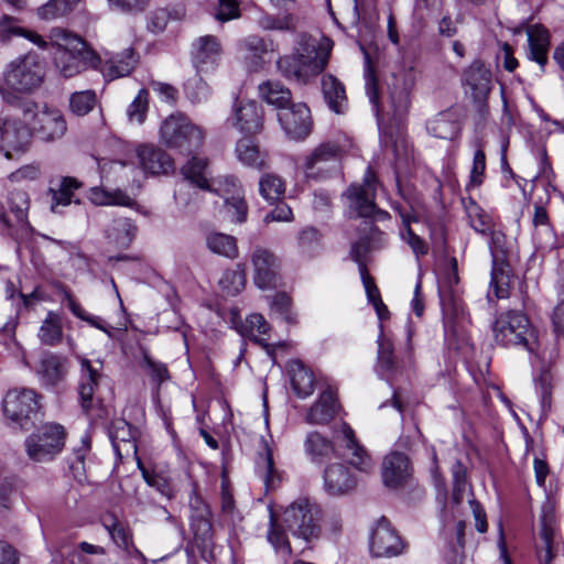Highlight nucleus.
<instances>
[{
  "instance_id": "obj_45",
  "label": "nucleus",
  "mask_w": 564,
  "mask_h": 564,
  "mask_svg": "<svg viewBox=\"0 0 564 564\" xmlns=\"http://www.w3.org/2000/svg\"><path fill=\"white\" fill-rule=\"evenodd\" d=\"M62 317L56 312H48L39 329V338L42 344L55 346L62 341Z\"/></svg>"
},
{
  "instance_id": "obj_41",
  "label": "nucleus",
  "mask_w": 564,
  "mask_h": 564,
  "mask_svg": "<svg viewBox=\"0 0 564 564\" xmlns=\"http://www.w3.org/2000/svg\"><path fill=\"white\" fill-rule=\"evenodd\" d=\"M270 329V324L265 321V318L261 314L253 313L246 318V323L241 328V334L249 337L251 340H254L257 344L263 347L268 354H271V346L265 341V339L259 337L268 335Z\"/></svg>"
},
{
  "instance_id": "obj_4",
  "label": "nucleus",
  "mask_w": 564,
  "mask_h": 564,
  "mask_svg": "<svg viewBox=\"0 0 564 564\" xmlns=\"http://www.w3.org/2000/svg\"><path fill=\"white\" fill-rule=\"evenodd\" d=\"M45 77V65L39 55L29 53L12 61L3 73L4 87L0 88L4 100L15 101L13 93L30 94L40 88Z\"/></svg>"
},
{
  "instance_id": "obj_20",
  "label": "nucleus",
  "mask_w": 564,
  "mask_h": 564,
  "mask_svg": "<svg viewBox=\"0 0 564 564\" xmlns=\"http://www.w3.org/2000/svg\"><path fill=\"white\" fill-rule=\"evenodd\" d=\"M191 530L196 542L207 546L213 538L212 512L208 505L195 492L189 497Z\"/></svg>"
},
{
  "instance_id": "obj_37",
  "label": "nucleus",
  "mask_w": 564,
  "mask_h": 564,
  "mask_svg": "<svg viewBox=\"0 0 564 564\" xmlns=\"http://www.w3.org/2000/svg\"><path fill=\"white\" fill-rule=\"evenodd\" d=\"M322 90L328 107L336 113L344 112L347 97L343 83L333 75H326L322 79Z\"/></svg>"
},
{
  "instance_id": "obj_49",
  "label": "nucleus",
  "mask_w": 564,
  "mask_h": 564,
  "mask_svg": "<svg viewBox=\"0 0 564 564\" xmlns=\"http://www.w3.org/2000/svg\"><path fill=\"white\" fill-rule=\"evenodd\" d=\"M208 160L206 158L193 156L188 162L183 165L182 173L186 180H189L197 187L205 189L208 186V178L206 177V169Z\"/></svg>"
},
{
  "instance_id": "obj_35",
  "label": "nucleus",
  "mask_w": 564,
  "mask_h": 564,
  "mask_svg": "<svg viewBox=\"0 0 564 564\" xmlns=\"http://www.w3.org/2000/svg\"><path fill=\"white\" fill-rule=\"evenodd\" d=\"M289 373L292 388L300 398H306L313 393L315 386L314 375L301 360L290 361Z\"/></svg>"
},
{
  "instance_id": "obj_51",
  "label": "nucleus",
  "mask_w": 564,
  "mask_h": 564,
  "mask_svg": "<svg viewBox=\"0 0 564 564\" xmlns=\"http://www.w3.org/2000/svg\"><path fill=\"white\" fill-rule=\"evenodd\" d=\"M240 50L247 53L248 57L262 59L263 55L273 52V42L259 35H248L239 41Z\"/></svg>"
},
{
  "instance_id": "obj_56",
  "label": "nucleus",
  "mask_w": 564,
  "mask_h": 564,
  "mask_svg": "<svg viewBox=\"0 0 564 564\" xmlns=\"http://www.w3.org/2000/svg\"><path fill=\"white\" fill-rule=\"evenodd\" d=\"M149 108V93L147 89H140L132 102L127 109V116L130 122L143 123Z\"/></svg>"
},
{
  "instance_id": "obj_34",
  "label": "nucleus",
  "mask_w": 564,
  "mask_h": 564,
  "mask_svg": "<svg viewBox=\"0 0 564 564\" xmlns=\"http://www.w3.org/2000/svg\"><path fill=\"white\" fill-rule=\"evenodd\" d=\"M138 232L137 225L129 218L120 217L111 221L106 229L109 243L119 248H128Z\"/></svg>"
},
{
  "instance_id": "obj_1",
  "label": "nucleus",
  "mask_w": 564,
  "mask_h": 564,
  "mask_svg": "<svg viewBox=\"0 0 564 564\" xmlns=\"http://www.w3.org/2000/svg\"><path fill=\"white\" fill-rule=\"evenodd\" d=\"M322 521L321 506L307 497H300L284 509L281 520L270 510L267 541L276 554L290 557L293 550L288 532L295 539L311 543L319 538Z\"/></svg>"
},
{
  "instance_id": "obj_36",
  "label": "nucleus",
  "mask_w": 564,
  "mask_h": 564,
  "mask_svg": "<svg viewBox=\"0 0 564 564\" xmlns=\"http://www.w3.org/2000/svg\"><path fill=\"white\" fill-rule=\"evenodd\" d=\"M384 234L378 228L370 226L368 235L361 237L351 247V258L358 263L360 270L361 264L365 263L367 254L373 250L380 249L384 245Z\"/></svg>"
},
{
  "instance_id": "obj_54",
  "label": "nucleus",
  "mask_w": 564,
  "mask_h": 564,
  "mask_svg": "<svg viewBox=\"0 0 564 564\" xmlns=\"http://www.w3.org/2000/svg\"><path fill=\"white\" fill-rule=\"evenodd\" d=\"M224 213L232 223H245L248 216V204L243 197V193L227 197L224 202Z\"/></svg>"
},
{
  "instance_id": "obj_39",
  "label": "nucleus",
  "mask_w": 564,
  "mask_h": 564,
  "mask_svg": "<svg viewBox=\"0 0 564 564\" xmlns=\"http://www.w3.org/2000/svg\"><path fill=\"white\" fill-rule=\"evenodd\" d=\"M236 154L238 160L250 167L261 170L267 166V153L260 151L250 139H241L237 142Z\"/></svg>"
},
{
  "instance_id": "obj_58",
  "label": "nucleus",
  "mask_w": 564,
  "mask_h": 564,
  "mask_svg": "<svg viewBox=\"0 0 564 564\" xmlns=\"http://www.w3.org/2000/svg\"><path fill=\"white\" fill-rule=\"evenodd\" d=\"M258 24L267 31H288L293 28V19L289 14L270 15L263 14L258 19Z\"/></svg>"
},
{
  "instance_id": "obj_13",
  "label": "nucleus",
  "mask_w": 564,
  "mask_h": 564,
  "mask_svg": "<svg viewBox=\"0 0 564 564\" xmlns=\"http://www.w3.org/2000/svg\"><path fill=\"white\" fill-rule=\"evenodd\" d=\"M250 261L253 282L259 289H273L279 284L281 260L272 250L257 246L250 254Z\"/></svg>"
},
{
  "instance_id": "obj_47",
  "label": "nucleus",
  "mask_w": 564,
  "mask_h": 564,
  "mask_svg": "<svg viewBox=\"0 0 564 564\" xmlns=\"http://www.w3.org/2000/svg\"><path fill=\"white\" fill-rule=\"evenodd\" d=\"M59 292L63 296V301H65L67 303V306L68 308L70 310V312L76 316L78 317L79 319L82 321H85L87 322L89 325L102 330L104 333H106L109 337L111 336V332L110 329L105 325V322L98 317V316H93L90 314H88L77 302L76 300L73 297L70 291L65 288V286H61L59 288Z\"/></svg>"
},
{
  "instance_id": "obj_48",
  "label": "nucleus",
  "mask_w": 564,
  "mask_h": 564,
  "mask_svg": "<svg viewBox=\"0 0 564 564\" xmlns=\"http://www.w3.org/2000/svg\"><path fill=\"white\" fill-rule=\"evenodd\" d=\"M109 437L115 451L120 454L121 444L135 449L134 432L132 426L124 420H115L109 427Z\"/></svg>"
},
{
  "instance_id": "obj_14",
  "label": "nucleus",
  "mask_w": 564,
  "mask_h": 564,
  "mask_svg": "<svg viewBox=\"0 0 564 564\" xmlns=\"http://www.w3.org/2000/svg\"><path fill=\"white\" fill-rule=\"evenodd\" d=\"M28 122L15 119H0V150L7 159L24 153L31 143Z\"/></svg>"
},
{
  "instance_id": "obj_60",
  "label": "nucleus",
  "mask_w": 564,
  "mask_h": 564,
  "mask_svg": "<svg viewBox=\"0 0 564 564\" xmlns=\"http://www.w3.org/2000/svg\"><path fill=\"white\" fill-rule=\"evenodd\" d=\"M272 308L289 323H296V314L292 311L291 297L286 293H278L272 301Z\"/></svg>"
},
{
  "instance_id": "obj_42",
  "label": "nucleus",
  "mask_w": 564,
  "mask_h": 564,
  "mask_svg": "<svg viewBox=\"0 0 564 564\" xmlns=\"http://www.w3.org/2000/svg\"><path fill=\"white\" fill-rule=\"evenodd\" d=\"M82 183L74 177H63L56 187L50 188L52 195L51 209L53 213H57L59 206H68L74 200V192L80 188Z\"/></svg>"
},
{
  "instance_id": "obj_40",
  "label": "nucleus",
  "mask_w": 564,
  "mask_h": 564,
  "mask_svg": "<svg viewBox=\"0 0 564 564\" xmlns=\"http://www.w3.org/2000/svg\"><path fill=\"white\" fill-rule=\"evenodd\" d=\"M90 202L97 206H127L131 207L134 200L121 189H106L104 187H91L88 195Z\"/></svg>"
},
{
  "instance_id": "obj_57",
  "label": "nucleus",
  "mask_w": 564,
  "mask_h": 564,
  "mask_svg": "<svg viewBox=\"0 0 564 564\" xmlns=\"http://www.w3.org/2000/svg\"><path fill=\"white\" fill-rule=\"evenodd\" d=\"M138 465L142 471L143 479L150 487L155 488L161 495H163L164 497H166L169 499L174 498L175 491L171 487L169 480L165 477H163L162 475H158V474H150L142 466L141 462H139Z\"/></svg>"
},
{
  "instance_id": "obj_5",
  "label": "nucleus",
  "mask_w": 564,
  "mask_h": 564,
  "mask_svg": "<svg viewBox=\"0 0 564 564\" xmlns=\"http://www.w3.org/2000/svg\"><path fill=\"white\" fill-rule=\"evenodd\" d=\"M497 344L503 347L523 348L530 354L539 350V339L530 319L520 311L500 313L492 325Z\"/></svg>"
},
{
  "instance_id": "obj_25",
  "label": "nucleus",
  "mask_w": 564,
  "mask_h": 564,
  "mask_svg": "<svg viewBox=\"0 0 564 564\" xmlns=\"http://www.w3.org/2000/svg\"><path fill=\"white\" fill-rule=\"evenodd\" d=\"M339 405L334 391L324 390L305 415V422L311 425H326L338 413Z\"/></svg>"
},
{
  "instance_id": "obj_10",
  "label": "nucleus",
  "mask_w": 564,
  "mask_h": 564,
  "mask_svg": "<svg viewBox=\"0 0 564 564\" xmlns=\"http://www.w3.org/2000/svg\"><path fill=\"white\" fill-rule=\"evenodd\" d=\"M377 178L373 171L368 167L364 175L362 184L351 185L346 196L349 206L359 217H377L380 220L388 218L389 214L379 209L375 203Z\"/></svg>"
},
{
  "instance_id": "obj_6",
  "label": "nucleus",
  "mask_w": 564,
  "mask_h": 564,
  "mask_svg": "<svg viewBox=\"0 0 564 564\" xmlns=\"http://www.w3.org/2000/svg\"><path fill=\"white\" fill-rule=\"evenodd\" d=\"M161 139L170 148L192 154L204 142V131L183 115H172L161 126Z\"/></svg>"
},
{
  "instance_id": "obj_32",
  "label": "nucleus",
  "mask_w": 564,
  "mask_h": 564,
  "mask_svg": "<svg viewBox=\"0 0 564 564\" xmlns=\"http://www.w3.org/2000/svg\"><path fill=\"white\" fill-rule=\"evenodd\" d=\"M303 447L305 455L314 464L324 463L335 453L333 441L317 431L307 433Z\"/></svg>"
},
{
  "instance_id": "obj_64",
  "label": "nucleus",
  "mask_w": 564,
  "mask_h": 564,
  "mask_svg": "<svg viewBox=\"0 0 564 564\" xmlns=\"http://www.w3.org/2000/svg\"><path fill=\"white\" fill-rule=\"evenodd\" d=\"M259 473L263 478L267 489L275 488L279 481V475L274 469L272 454L269 449L267 451V454L262 459V466H259Z\"/></svg>"
},
{
  "instance_id": "obj_59",
  "label": "nucleus",
  "mask_w": 564,
  "mask_h": 564,
  "mask_svg": "<svg viewBox=\"0 0 564 564\" xmlns=\"http://www.w3.org/2000/svg\"><path fill=\"white\" fill-rule=\"evenodd\" d=\"M214 17L223 23L240 18L239 2L237 0H217Z\"/></svg>"
},
{
  "instance_id": "obj_8",
  "label": "nucleus",
  "mask_w": 564,
  "mask_h": 564,
  "mask_svg": "<svg viewBox=\"0 0 564 564\" xmlns=\"http://www.w3.org/2000/svg\"><path fill=\"white\" fill-rule=\"evenodd\" d=\"M7 419L23 430H29L40 420L39 395L31 389H12L2 401Z\"/></svg>"
},
{
  "instance_id": "obj_3",
  "label": "nucleus",
  "mask_w": 564,
  "mask_h": 564,
  "mask_svg": "<svg viewBox=\"0 0 564 564\" xmlns=\"http://www.w3.org/2000/svg\"><path fill=\"white\" fill-rule=\"evenodd\" d=\"M332 45V41L327 37L317 40L302 34L294 52L278 59V69L289 79L307 83L311 77L318 75L326 67Z\"/></svg>"
},
{
  "instance_id": "obj_18",
  "label": "nucleus",
  "mask_w": 564,
  "mask_h": 564,
  "mask_svg": "<svg viewBox=\"0 0 564 564\" xmlns=\"http://www.w3.org/2000/svg\"><path fill=\"white\" fill-rule=\"evenodd\" d=\"M404 550V543L392 528L391 523L382 517L376 523L370 535V551L377 556H397Z\"/></svg>"
},
{
  "instance_id": "obj_19",
  "label": "nucleus",
  "mask_w": 564,
  "mask_h": 564,
  "mask_svg": "<svg viewBox=\"0 0 564 564\" xmlns=\"http://www.w3.org/2000/svg\"><path fill=\"white\" fill-rule=\"evenodd\" d=\"M221 54V44L215 35L199 36L192 44V62L198 74L214 72Z\"/></svg>"
},
{
  "instance_id": "obj_44",
  "label": "nucleus",
  "mask_w": 564,
  "mask_h": 564,
  "mask_svg": "<svg viewBox=\"0 0 564 564\" xmlns=\"http://www.w3.org/2000/svg\"><path fill=\"white\" fill-rule=\"evenodd\" d=\"M260 96L276 108L278 112L282 107L292 102L291 91L279 82L268 80L259 86Z\"/></svg>"
},
{
  "instance_id": "obj_38",
  "label": "nucleus",
  "mask_w": 564,
  "mask_h": 564,
  "mask_svg": "<svg viewBox=\"0 0 564 564\" xmlns=\"http://www.w3.org/2000/svg\"><path fill=\"white\" fill-rule=\"evenodd\" d=\"M206 247L215 254L236 259L238 257L237 239L224 232L210 231L205 237Z\"/></svg>"
},
{
  "instance_id": "obj_27",
  "label": "nucleus",
  "mask_w": 564,
  "mask_h": 564,
  "mask_svg": "<svg viewBox=\"0 0 564 564\" xmlns=\"http://www.w3.org/2000/svg\"><path fill=\"white\" fill-rule=\"evenodd\" d=\"M356 486V479L348 467L336 463L328 465L324 470V488L330 496L348 492Z\"/></svg>"
},
{
  "instance_id": "obj_22",
  "label": "nucleus",
  "mask_w": 564,
  "mask_h": 564,
  "mask_svg": "<svg viewBox=\"0 0 564 564\" xmlns=\"http://www.w3.org/2000/svg\"><path fill=\"white\" fill-rule=\"evenodd\" d=\"M232 124L243 134H256L263 127V109L253 100L240 101L234 107Z\"/></svg>"
},
{
  "instance_id": "obj_24",
  "label": "nucleus",
  "mask_w": 564,
  "mask_h": 564,
  "mask_svg": "<svg viewBox=\"0 0 564 564\" xmlns=\"http://www.w3.org/2000/svg\"><path fill=\"white\" fill-rule=\"evenodd\" d=\"M410 477V462L405 454L392 452L382 463V479L387 487L398 488Z\"/></svg>"
},
{
  "instance_id": "obj_12",
  "label": "nucleus",
  "mask_w": 564,
  "mask_h": 564,
  "mask_svg": "<svg viewBox=\"0 0 564 564\" xmlns=\"http://www.w3.org/2000/svg\"><path fill=\"white\" fill-rule=\"evenodd\" d=\"M417 75L419 72L413 65L403 66L393 75L388 97V112L393 117L400 118L409 110Z\"/></svg>"
},
{
  "instance_id": "obj_28",
  "label": "nucleus",
  "mask_w": 564,
  "mask_h": 564,
  "mask_svg": "<svg viewBox=\"0 0 564 564\" xmlns=\"http://www.w3.org/2000/svg\"><path fill=\"white\" fill-rule=\"evenodd\" d=\"M139 163L143 171L151 174H167L173 170L171 156L160 148L140 145L137 149Z\"/></svg>"
},
{
  "instance_id": "obj_52",
  "label": "nucleus",
  "mask_w": 564,
  "mask_h": 564,
  "mask_svg": "<svg viewBox=\"0 0 564 564\" xmlns=\"http://www.w3.org/2000/svg\"><path fill=\"white\" fill-rule=\"evenodd\" d=\"M259 191L264 199L275 202L283 197L285 183L279 175L268 173L260 178Z\"/></svg>"
},
{
  "instance_id": "obj_43",
  "label": "nucleus",
  "mask_w": 564,
  "mask_h": 564,
  "mask_svg": "<svg viewBox=\"0 0 564 564\" xmlns=\"http://www.w3.org/2000/svg\"><path fill=\"white\" fill-rule=\"evenodd\" d=\"M465 212L470 227L480 235H487L495 227L492 216L474 199L465 202Z\"/></svg>"
},
{
  "instance_id": "obj_63",
  "label": "nucleus",
  "mask_w": 564,
  "mask_h": 564,
  "mask_svg": "<svg viewBox=\"0 0 564 564\" xmlns=\"http://www.w3.org/2000/svg\"><path fill=\"white\" fill-rule=\"evenodd\" d=\"M68 13L58 0H48L36 9V15L43 21H53L66 17Z\"/></svg>"
},
{
  "instance_id": "obj_7",
  "label": "nucleus",
  "mask_w": 564,
  "mask_h": 564,
  "mask_svg": "<svg viewBox=\"0 0 564 564\" xmlns=\"http://www.w3.org/2000/svg\"><path fill=\"white\" fill-rule=\"evenodd\" d=\"M23 120L34 133L44 142H54L64 137L67 123L61 110L47 106L39 107L28 102L23 109Z\"/></svg>"
},
{
  "instance_id": "obj_53",
  "label": "nucleus",
  "mask_w": 564,
  "mask_h": 564,
  "mask_svg": "<svg viewBox=\"0 0 564 564\" xmlns=\"http://www.w3.org/2000/svg\"><path fill=\"white\" fill-rule=\"evenodd\" d=\"M96 101V93L91 89L75 91L69 97V109L76 116H86L94 109Z\"/></svg>"
},
{
  "instance_id": "obj_11",
  "label": "nucleus",
  "mask_w": 564,
  "mask_h": 564,
  "mask_svg": "<svg viewBox=\"0 0 564 564\" xmlns=\"http://www.w3.org/2000/svg\"><path fill=\"white\" fill-rule=\"evenodd\" d=\"M378 351L376 371L381 378L394 380L403 375L413 365L412 348L409 346L403 357L394 354L393 344L383 335L382 325H380V335L378 337Z\"/></svg>"
},
{
  "instance_id": "obj_21",
  "label": "nucleus",
  "mask_w": 564,
  "mask_h": 564,
  "mask_svg": "<svg viewBox=\"0 0 564 564\" xmlns=\"http://www.w3.org/2000/svg\"><path fill=\"white\" fill-rule=\"evenodd\" d=\"M82 373L78 384V394L80 406L85 414L93 416L98 406V399L95 398V391L101 375L94 368L88 359H82Z\"/></svg>"
},
{
  "instance_id": "obj_16",
  "label": "nucleus",
  "mask_w": 564,
  "mask_h": 564,
  "mask_svg": "<svg viewBox=\"0 0 564 564\" xmlns=\"http://www.w3.org/2000/svg\"><path fill=\"white\" fill-rule=\"evenodd\" d=\"M462 85L465 94L482 106L491 90V70L476 59L464 69Z\"/></svg>"
},
{
  "instance_id": "obj_26",
  "label": "nucleus",
  "mask_w": 564,
  "mask_h": 564,
  "mask_svg": "<svg viewBox=\"0 0 564 564\" xmlns=\"http://www.w3.org/2000/svg\"><path fill=\"white\" fill-rule=\"evenodd\" d=\"M139 56L134 48L128 47L121 53L108 57L104 63L101 62L100 69L102 75L108 80H113L120 77L128 76L137 66Z\"/></svg>"
},
{
  "instance_id": "obj_17",
  "label": "nucleus",
  "mask_w": 564,
  "mask_h": 564,
  "mask_svg": "<svg viewBox=\"0 0 564 564\" xmlns=\"http://www.w3.org/2000/svg\"><path fill=\"white\" fill-rule=\"evenodd\" d=\"M278 120L291 139H304L311 132V111L303 102H291L282 107L278 112Z\"/></svg>"
},
{
  "instance_id": "obj_50",
  "label": "nucleus",
  "mask_w": 564,
  "mask_h": 564,
  "mask_svg": "<svg viewBox=\"0 0 564 564\" xmlns=\"http://www.w3.org/2000/svg\"><path fill=\"white\" fill-rule=\"evenodd\" d=\"M206 191L213 192L225 199L230 196H237L242 193V187L238 178L234 175H220L208 181Z\"/></svg>"
},
{
  "instance_id": "obj_9",
  "label": "nucleus",
  "mask_w": 564,
  "mask_h": 564,
  "mask_svg": "<svg viewBox=\"0 0 564 564\" xmlns=\"http://www.w3.org/2000/svg\"><path fill=\"white\" fill-rule=\"evenodd\" d=\"M65 432L59 424H45L25 441L26 453L35 462L54 458L64 447Z\"/></svg>"
},
{
  "instance_id": "obj_2",
  "label": "nucleus",
  "mask_w": 564,
  "mask_h": 564,
  "mask_svg": "<svg viewBox=\"0 0 564 564\" xmlns=\"http://www.w3.org/2000/svg\"><path fill=\"white\" fill-rule=\"evenodd\" d=\"M48 39L54 51V66L65 77H74L88 68L97 69L101 65V57L78 34L54 26L50 30Z\"/></svg>"
},
{
  "instance_id": "obj_55",
  "label": "nucleus",
  "mask_w": 564,
  "mask_h": 564,
  "mask_svg": "<svg viewBox=\"0 0 564 564\" xmlns=\"http://www.w3.org/2000/svg\"><path fill=\"white\" fill-rule=\"evenodd\" d=\"M187 99L193 104L206 101L210 96V88L200 75H195L187 79L184 86Z\"/></svg>"
},
{
  "instance_id": "obj_61",
  "label": "nucleus",
  "mask_w": 564,
  "mask_h": 564,
  "mask_svg": "<svg viewBox=\"0 0 564 564\" xmlns=\"http://www.w3.org/2000/svg\"><path fill=\"white\" fill-rule=\"evenodd\" d=\"M453 476V500L459 503L466 489V467L458 460L452 466Z\"/></svg>"
},
{
  "instance_id": "obj_31",
  "label": "nucleus",
  "mask_w": 564,
  "mask_h": 564,
  "mask_svg": "<svg viewBox=\"0 0 564 564\" xmlns=\"http://www.w3.org/2000/svg\"><path fill=\"white\" fill-rule=\"evenodd\" d=\"M340 431L343 435L344 447L350 452V465L362 473H369L373 467L372 459L366 449L356 440L354 430L347 423H343Z\"/></svg>"
},
{
  "instance_id": "obj_15",
  "label": "nucleus",
  "mask_w": 564,
  "mask_h": 564,
  "mask_svg": "<svg viewBox=\"0 0 564 564\" xmlns=\"http://www.w3.org/2000/svg\"><path fill=\"white\" fill-rule=\"evenodd\" d=\"M486 236L490 237L489 249L492 256L490 289L497 299H506L509 295V274L505 270V262L498 258L500 252H505L506 236L496 226Z\"/></svg>"
},
{
  "instance_id": "obj_33",
  "label": "nucleus",
  "mask_w": 564,
  "mask_h": 564,
  "mask_svg": "<svg viewBox=\"0 0 564 564\" xmlns=\"http://www.w3.org/2000/svg\"><path fill=\"white\" fill-rule=\"evenodd\" d=\"M527 33L529 56L543 68L547 62V50L550 45L549 32L544 26L535 24L529 26Z\"/></svg>"
},
{
  "instance_id": "obj_23",
  "label": "nucleus",
  "mask_w": 564,
  "mask_h": 564,
  "mask_svg": "<svg viewBox=\"0 0 564 564\" xmlns=\"http://www.w3.org/2000/svg\"><path fill=\"white\" fill-rule=\"evenodd\" d=\"M541 543L539 545V560L543 564H552V561L562 550L560 539L556 534L554 517L551 510L543 509L541 517Z\"/></svg>"
},
{
  "instance_id": "obj_30",
  "label": "nucleus",
  "mask_w": 564,
  "mask_h": 564,
  "mask_svg": "<svg viewBox=\"0 0 564 564\" xmlns=\"http://www.w3.org/2000/svg\"><path fill=\"white\" fill-rule=\"evenodd\" d=\"M36 372L44 386L54 387L67 373V359L59 355L47 352L40 359Z\"/></svg>"
},
{
  "instance_id": "obj_46",
  "label": "nucleus",
  "mask_w": 564,
  "mask_h": 564,
  "mask_svg": "<svg viewBox=\"0 0 564 564\" xmlns=\"http://www.w3.org/2000/svg\"><path fill=\"white\" fill-rule=\"evenodd\" d=\"M426 129L429 133L438 139H452L458 130L457 123L452 119L449 112L444 111L437 113L427 122Z\"/></svg>"
},
{
  "instance_id": "obj_29",
  "label": "nucleus",
  "mask_w": 564,
  "mask_h": 564,
  "mask_svg": "<svg viewBox=\"0 0 564 564\" xmlns=\"http://www.w3.org/2000/svg\"><path fill=\"white\" fill-rule=\"evenodd\" d=\"M339 153L340 148L335 142H325L316 147L305 159L306 176L317 177L328 163H335L338 160Z\"/></svg>"
},
{
  "instance_id": "obj_62",
  "label": "nucleus",
  "mask_w": 564,
  "mask_h": 564,
  "mask_svg": "<svg viewBox=\"0 0 564 564\" xmlns=\"http://www.w3.org/2000/svg\"><path fill=\"white\" fill-rule=\"evenodd\" d=\"M400 237L404 242L409 245L417 259L429 253L427 242L417 236L412 228L400 230Z\"/></svg>"
}]
</instances>
